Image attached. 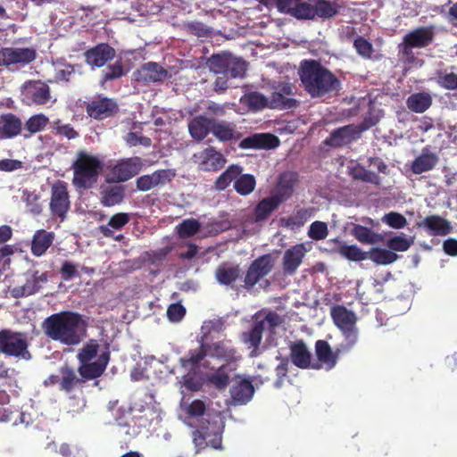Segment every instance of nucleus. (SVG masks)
Instances as JSON below:
<instances>
[{
	"instance_id": "obj_7",
	"label": "nucleus",
	"mask_w": 457,
	"mask_h": 457,
	"mask_svg": "<svg viewBox=\"0 0 457 457\" xmlns=\"http://www.w3.org/2000/svg\"><path fill=\"white\" fill-rule=\"evenodd\" d=\"M73 185L77 188L88 189L97 181L103 169L101 160L86 152H79L72 164Z\"/></svg>"
},
{
	"instance_id": "obj_46",
	"label": "nucleus",
	"mask_w": 457,
	"mask_h": 457,
	"mask_svg": "<svg viewBox=\"0 0 457 457\" xmlns=\"http://www.w3.org/2000/svg\"><path fill=\"white\" fill-rule=\"evenodd\" d=\"M129 220L130 215L129 213H116L111 217L107 226L101 227V231L104 236H110L112 234L110 228L117 230L121 229Z\"/></svg>"
},
{
	"instance_id": "obj_62",
	"label": "nucleus",
	"mask_w": 457,
	"mask_h": 457,
	"mask_svg": "<svg viewBox=\"0 0 457 457\" xmlns=\"http://www.w3.org/2000/svg\"><path fill=\"white\" fill-rule=\"evenodd\" d=\"M253 263L262 277L269 274L273 267L272 257L269 254L258 258Z\"/></svg>"
},
{
	"instance_id": "obj_27",
	"label": "nucleus",
	"mask_w": 457,
	"mask_h": 457,
	"mask_svg": "<svg viewBox=\"0 0 457 457\" xmlns=\"http://www.w3.org/2000/svg\"><path fill=\"white\" fill-rule=\"evenodd\" d=\"M296 182V174L294 172H284L279 176L278 184L271 195L279 200L280 203L289 198L293 193Z\"/></svg>"
},
{
	"instance_id": "obj_10",
	"label": "nucleus",
	"mask_w": 457,
	"mask_h": 457,
	"mask_svg": "<svg viewBox=\"0 0 457 457\" xmlns=\"http://www.w3.org/2000/svg\"><path fill=\"white\" fill-rule=\"evenodd\" d=\"M0 353L26 361L31 358L25 335L10 329L0 331Z\"/></svg>"
},
{
	"instance_id": "obj_52",
	"label": "nucleus",
	"mask_w": 457,
	"mask_h": 457,
	"mask_svg": "<svg viewBox=\"0 0 457 457\" xmlns=\"http://www.w3.org/2000/svg\"><path fill=\"white\" fill-rule=\"evenodd\" d=\"M413 243V237H406L402 234L390 238L387 242V246L393 251L404 252L407 251Z\"/></svg>"
},
{
	"instance_id": "obj_20",
	"label": "nucleus",
	"mask_w": 457,
	"mask_h": 457,
	"mask_svg": "<svg viewBox=\"0 0 457 457\" xmlns=\"http://www.w3.org/2000/svg\"><path fill=\"white\" fill-rule=\"evenodd\" d=\"M311 247L307 244H297L285 251L283 255V270L286 274H294L303 262Z\"/></svg>"
},
{
	"instance_id": "obj_34",
	"label": "nucleus",
	"mask_w": 457,
	"mask_h": 457,
	"mask_svg": "<svg viewBox=\"0 0 457 457\" xmlns=\"http://www.w3.org/2000/svg\"><path fill=\"white\" fill-rule=\"evenodd\" d=\"M316 355L321 366L326 370H331L337 363V351L333 353L329 345L323 340H318L315 345Z\"/></svg>"
},
{
	"instance_id": "obj_25",
	"label": "nucleus",
	"mask_w": 457,
	"mask_h": 457,
	"mask_svg": "<svg viewBox=\"0 0 457 457\" xmlns=\"http://www.w3.org/2000/svg\"><path fill=\"white\" fill-rule=\"evenodd\" d=\"M439 161L437 154L431 152L428 147H424L420 154L411 163V171L420 175L433 170Z\"/></svg>"
},
{
	"instance_id": "obj_17",
	"label": "nucleus",
	"mask_w": 457,
	"mask_h": 457,
	"mask_svg": "<svg viewBox=\"0 0 457 457\" xmlns=\"http://www.w3.org/2000/svg\"><path fill=\"white\" fill-rule=\"evenodd\" d=\"M230 403L238 406L248 403L253 397L254 387L251 380L237 377L229 390Z\"/></svg>"
},
{
	"instance_id": "obj_29",
	"label": "nucleus",
	"mask_w": 457,
	"mask_h": 457,
	"mask_svg": "<svg viewBox=\"0 0 457 457\" xmlns=\"http://www.w3.org/2000/svg\"><path fill=\"white\" fill-rule=\"evenodd\" d=\"M187 361V359H180V366L179 370H181L182 378H183V385L186 388L191 390V391H196L201 387V381L198 378L194 377L196 374H201L202 376L205 377L207 379L206 375H210V373H204L201 368L203 367V364H198V366L195 369H192L190 365L187 364L186 367L182 366V361Z\"/></svg>"
},
{
	"instance_id": "obj_36",
	"label": "nucleus",
	"mask_w": 457,
	"mask_h": 457,
	"mask_svg": "<svg viewBox=\"0 0 457 457\" xmlns=\"http://www.w3.org/2000/svg\"><path fill=\"white\" fill-rule=\"evenodd\" d=\"M432 104V97L427 92L411 94L406 100L407 107L416 113L426 112Z\"/></svg>"
},
{
	"instance_id": "obj_19",
	"label": "nucleus",
	"mask_w": 457,
	"mask_h": 457,
	"mask_svg": "<svg viewBox=\"0 0 457 457\" xmlns=\"http://www.w3.org/2000/svg\"><path fill=\"white\" fill-rule=\"evenodd\" d=\"M70 207L67 187L63 182H57L52 187L50 208L54 216L64 219Z\"/></svg>"
},
{
	"instance_id": "obj_48",
	"label": "nucleus",
	"mask_w": 457,
	"mask_h": 457,
	"mask_svg": "<svg viewBox=\"0 0 457 457\" xmlns=\"http://www.w3.org/2000/svg\"><path fill=\"white\" fill-rule=\"evenodd\" d=\"M369 258L377 264L386 265L396 261L397 255L386 249L374 248L370 252Z\"/></svg>"
},
{
	"instance_id": "obj_64",
	"label": "nucleus",
	"mask_w": 457,
	"mask_h": 457,
	"mask_svg": "<svg viewBox=\"0 0 457 457\" xmlns=\"http://www.w3.org/2000/svg\"><path fill=\"white\" fill-rule=\"evenodd\" d=\"M288 365L289 360L287 358L281 359L280 362L277 365L275 372L278 378L274 382L275 387L280 388L283 386L284 380L287 378V374L288 372Z\"/></svg>"
},
{
	"instance_id": "obj_41",
	"label": "nucleus",
	"mask_w": 457,
	"mask_h": 457,
	"mask_svg": "<svg viewBox=\"0 0 457 457\" xmlns=\"http://www.w3.org/2000/svg\"><path fill=\"white\" fill-rule=\"evenodd\" d=\"M60 372V388L63 391L70 392L83 383L82 379L77 376L74 370L68 366L62 367Z\"/></svg>"
},
{
	"instance_id": "obj_39",
	"label": "nucleus",
	"mask_w": 457,
	"mask_h": 457,
	"mask_svg": "<svg viewBox=\"0 0 457 457\" xmlns=\"http://www.w3.org/2000/svg\"><path fill=\"white\" fill-rule=\"evenodd\" d=\"M212 129V120L205 117L199 116L191 120L188 125V129L192 137L202 140L204 139Z\"/></svg>"
},
{
	"instance_id": "obj_55",
	"label": "nucleus",
	"mask_w": 457,
	"mask_h": 457,
	"mask_svg": "<svg viewBox=\"0 0 457 457\" xmlns=\"http://www.w3.org/2000/svg\"><path fill=\"white\" fill-rule=\"evenodd\" d=\"M328 234L327 223L319 220L312 222L308 230V237L315 241L325 239Z\"/></svg>"
},
{
	"instance_id": "obj_22",
	"label": "nucleus",
	"mask_w": 457,
	"mask_h": 457,
	"mask_svg": "<svg viewBox=\"0 0 457 457\" xmlns=\"http://www.w3.org/2000/svg\"><path fill=\"white\" fill-rule=\"evenodd\" d=\"M115 56V50L107 44H100L85 53L86 62L91 67H102Z\"/></svg>"
},
{
	"instance_id": "obj_61",
	"label": "nucleus",
	"mask_w": 457,
	"mask_h": 457,
	"mask_svg": "<svg viewBox=\"0 0 457 457\" xmlns=\"http://www.w3.org/2000/svg\"><path fill=\"white\" fill-rule=\"evenodd\" d=\"M22 198L27 204L28 212L34 215L39 214L41 212L42 208L40 204L37 203L38 195L37 194L33 192L24 191Z\"/></svg>"
},
{
	"instance_id": "obj_2",
	"label": "nucleus",
	"mask_w": 457,
	"mask_h": 457,
	"mask_svg": "<svg viewBox=\"0 0 457 457\" xmlns=\"http://www.w3.org/2000/svg\"><path fill=\"white\" fill-rule=\"evenodd\" d=\"M181 407L190 418L202 416L198 429L193 433V441L197 451L203 449L205 445L220 449L221 434L224 428V420L220 413L205 412L206 404L201 400H194L190 403L184 402Z\"/></svg>"
},
{
	"instance_id": "obj_4",
	"label": "nucleus",
	"mask_w": 457,
	"mask_h": 457,
	"mask_svg": "<svg viewBox=\"0 0 457 457\" xmlns=\"http://www.w3.org/2000/svg\"><path fill=\"white\" fill-rule=\"evenodd\" d=\"M298 73L305 90L312 97L323 96L340 87L337 78L317 61H303Z\"/></svg>"
},
{
	"instance_id": "obj_54",
	"label": "nucleus",
	"mask_w": 457,
	"mask_h": 457,
	"mask_svg": "<svg viewBox=\"0 0 457 457\" xmlns=\"http://www.w3.org/2000/svg\"><path fill=\"white\" fill-rule=\"evenodd\" d=\"M436 81L444 88L450 90L457 89V74L453 71H438Z\"/></svg>"
},
{
	"instance_id": "obj_58",
	"label": "nucleus",
	"mask_w": 457,
	"mask_h": 457,
	"mask_svg": "<svg viewBox=\"0 0 457 457\" xmlns=\"http://www.w3.org/2000/svg\"><path fill=\"white\" fill-rule=\"evenodd\" d=\"M382 221L393 228H403L406 226L407 220L402 214L391 212L382 218Z\"/></svg>"
},
{
	"instance_id": "obj_51",
	"label": "nucleus",
	"mask_w": 457,
	"mask_h": 457,
	"mask_svg": "<svg viewBox=\"0 0 457 457\" xmlns=\"http://www.w3.org/2000/svg\"><path fill=\"white\" fill-rule=\"evenodd\" d=\"M309 217V212L307 210L301 209L298 210L293 215L282 219L281 221L287 228H289L290 229L294 230L303 226V224L307 221Z\"/></svg>"
},
{
	"instance_id": "obj_24",
	"label": "nucleus",
	"mask_w": 457,
	"mask_h": 457,
	"mask_svg": "<svg viewBox=\"0 0 457 457\" xmlns=\"http://www.w3.org/2000/svg\"><path fill=\"white\" fill-rule=\"evenodd\" d=\"M290 361L300 369L315 368L312 365V354L307 345L303 341H295L290 345Z\"/></svg>"
},
{
	"instance_id": "obj_21",
	"label": "nucleus",
	"mask_w": 457,
	"mask_h": 457,
	"mask_svg": "<svg viewBox=\"0 0 457 457\" xmlns=\"http://www.w3.org/2000/svg\"><path fill=\"white\" fill-rule=\"evenodd\" d=\"M174 177L175 172L172 170H158L152 174L139 177L137 179V187L140 191H148L170 182Z\"/></svg>"
},
{
	"instance_id": "obj_31",
	"label": "nucleus",
	"mask_w": 457,
	"mask_h": 457,
	"mask_svg": "<svg viewBox=\"0 0 457 457\" xmlns=\"http://www.w3.org/2000/svg\"><path fill=\"white\" fill-rule=\"evenodd\" d=\"M116 109V104L108 98L93 101L87 106V113L94 119H104L111 115Z\"/></svg>"
},
{
	"instance_id": "obj_43",
	"label": "nucleus",
	"mask_w": 457,
	"mask_h": 457,
	"mask_svg": "<svg viewBox=\"0 0 457 457\" xmlns=\"http://www.w3.org/2000/svg\"><path fill=\"white\" fill-rule=\"evenodd\" d=\"M340 5L336 1L315 0V16L320 18H330L338 12Z\"/></svg>"
},
{
	"instance_id": "obj_6",
	"label": "nucleus",
	"mask_w": 457,
	"mask_h": 457,
	"mask_svg": "<svg viewBox=\"0 0 457 457\" xmlns=\"http://www.w3.org/2000/svg\"><path fill=\"white\" fill-rule=\"evenodd\" d=\"M330 313L343 337L337 347V351L338 353H347L356 345L359 339V330L356 326L357 316L354 312L343 305L333 306Z\"/></svg>"
},
{
	"instance_id": "obj_8",
	"label": "nucleus",
	"mask_w": 457,
	"mask_h": 457,
	"mask_svg": "<svg viewBox=\"0 0 457 457\" xmlns=\"http://www.w3.org/2000/svg\"><path fill=\"white\" fill-rule=\"evenodd\" d=\"M433 38L434 31L430 27H420L409 32L399 45L400 58L410 65L420 66L421 61L416 56L414 49L428 46Z\"/></svg>"
},
{
	"instance_id": "obj_60",
	"label": "nucleus",
	"mask_w": 457,
	"mask_h": 457,
	"mask_svg": "<svg viewBox=\"0 0 457 457\" xmlns=\"http://www.w3.org/2000/svg\"><path fill=\"white\" fill-rule=\"evenodd\" d=\"M55 79L57 81H69L71 76L75 72V67L64 62L55 64Z\"/></svg>"
},
{
	"instance_id": "obj_45",
	"label": "nucleus",
	"mask_w": 457,
	"mask_h": 457,
	"mask_svg": "<svg viewBox=\"0 0 457 457\" xmlns=\"http://www.w3.org/2000/svg\"><path fill=\"white\" fill-rule=\"evenodd\" d=\"M255 178L251 174H240L234 182L235 190L241 195L251 194L255 188Z\"/></svg>"
},
{
	"instance_id": "obj_35",
	"label": "nucleus",
	"mask_w": 457,
	"mask_h": 457,
	"mask_svg": "<svg viewBox=\"0 0 457 457\" xmlns=\"http://www.w3.org/2000/svg\"><path fill=\"white\" fill-rule=\"evenodd\" d=\"M54 239V234L44 229L36 231L31 244V251L34 255L41 256L50 247Z\"/></svg>"
},
{
	"instance_id": "obj_37",
	"label": "nucleus",
	"mask_w": 457,
	"mask_h": 457,
	"mask_svg": "<svg viewBox=\"0 0 457 457\" xmlns=\"http://www.w3.org/2000/svg\"><path fill=\"white\" fill-rule=\"evenodd\" d=\"M212 133L221 141H228L237 137L236 125L226 121L212 120Z\"/></svg>"
},
{
	"instance_id": "obj_15",
	"label": "nucleus",
	"mask_w": 457,
	"mask_h": 457,
	"mask_svg": "<svg viewBox=\"0 0 457 457\" xmlns=\"http://www.w3.org/2000/svg\"><path fill=\"white\" fill-rule=\"evenodd\" d=\"M375 124L376 121H370L365 119L361 127L354 125L345 126L334 131L330 135L329 138L326 140V143L334 147L345 145L357 139L362 131L368 129Z\"/></svg>"
},
{
	"instance_id": "obj_53",
	"label": "nucleus",
	"mask_w": 457,
	"mask_h": 457,
	"mask_svg": "<svg viewBox=\"0 0 457 457\" xmlns=\"http://www.w3.org/2000/svg\"><path fill=\"white\" fill-rule=\"evenodd\" d=\"M352 234L354 237L365 244H373L377 240V234L372 232L370 228L361 226L355 225L352 230Z\"/></svg>"
},
{
	"instance_id": "obj_5",
	"label": "nucleus",
	"mask_w": 457,
	"mask_h": 457,
	"mask_svg": "<svg viewBox=\"0 0 457 457\" xmlns=\"http://www.w3.org/2000/svg\"><path fill=\"white\" fill-rule=\"evenodd\" d=\"M207 65L210 71L217 75L214 90L218 93L233 87L231 80L243 78L246 71L245 62L228 53L212 55L207 61Z\"/></svg>"
},
{
	"instance_id": "obj_40",
	"label": "nucleus",
	"mask_w": 457,
	"mask_h": 457,
	"mask_svg": "<svg viewBox=\"0 0 457 457\" xmlns=\"http://www.w3.org/2000/svg\"><path fill=\"white\" fill-rule=\"evenodd\" d=\"M240 275V270L237 266L231 264H222L215 271V278L220 285L228 286L233 283Z\"/></svg>"
},
{
	"instance_id": "obj_49",
	"label": "nucleus",
	"mask_w": 457,
	"mask_h": 457,
	"mask_svg": "<svg viewBox=\"0 0 457 457\" xmlns=\"http://www.w3.org/2000/svg\"><path fill=\"white\" fill-rule=\"evenodd\" d=\"M201 225L195 219L184 220L177 227L176 230L181 238L193 237L200 230Z\"/></svg>"
},
{
	"instance_id": "obj_18",
	"label": "nucleus",
	"mask_w": 457,
	"mask_h": 457,
	"mask_svg": "<svg viewBox=\"0 0 457 457\" xmlns=\"http://www.w3.org/2000/svg\"><path fill=\"white\" fill-rule=\"evenodd\" d=\"M195 162L204 171H215L221 169L225 163L224 156L212 147H208L194 154Z\"/></svg>"
},
{
	"instance_id": "obj_33",
	"label": "nucleus",
	"mask_w": 457,
	"mask_h": 457,
	"mask_svg": "<svg viewBox=\"0 0 457 457\" xmlns=\"http://www.w3.org/2000/svg\"><path fill=\"white\" fill-rule=\"evenodd\" d=\"M125 188L120 185H110L101 191V203L104 206L112 207L123 202Z\"/></svg>"
},
{
	"instance_id": "obj_26",
	"label": "nucleus",
	"mask_w": 457,
	"mask_h": 457,
	"mask_svg": "<svg viewBox=\"0 0 457 457\" xmlns=\"http://www.w3.org/2000/svg\"><path fill=\"white\" fill-rule=\"evenodd\" d=\"M168 72L155 62H148L143 65L137 72V80L145 83L159 82L164 80Z\"/></svg>"
},
{
	"instance_id": "obj_56",
	"label": "nucleus",
	"mask_w": 457,
	"mask_h": 457,
	"mask_svg": "<svg viewBox=\"0 0 457 457\" xmlns=\"http://www.w3.org/2000/svg\"><path fill=\"white\" fill-rule=\"evenodd\" d=\"M49 119L44 114H36L31 116L26 122L25 128L30 133L41 131L48 123Z\"/></svg>"
},
{
	"instance_id": "obj_30",
	"label": "nucleus",
	"mask_w": 457,
	"mask_h": 457,
	"mask_svg": "<svg viewBox=\"0 0 457 457\" xmlns=\"http://www.w3.org/2000/svg\"><path fill=\"white\" fill-rule=\"evenodd\" d=\"M21 120L12 113L0 116V139L16 137L21 130Z\"/></svg>"
},
{
	"instance_id": "obj_13",
	"label": "nucleus",
	"mask_w": 457,
	"mask_h": 457,
	"mask_svg": "<svg viewBox=\"0 0 457 457\" xmlns=\"http://www.w3.org/2000/svg\"><path fill=\"white\" fill-rule=\"evenodd\" d=\"M50 88L42 81H27L21 87V100L28 105L46 104L50 101Z\"/></svg>"
},
{
	"instance_id": "obj_16",
	"label": "nucleus",
	"mask_w": 457,
	"mask_h": 457,
	"mask_svg": "<svg viewBox=\"0 0 457 457\" xmlns=\"http://www.w3.org/2000/svg\"><path fill=\"white\" fill-rule=\"evenodd\" d=\"M142 168V161L139 157H131L121 160L116 163L109 173L110 180L113 182H124L136 176Z\"/></svg>"
},
{
	"instance_id": "obj_28",
	"label": "nucleus",
	"mask_w": 457,
	"mask_h": 457,
	"mask_svg": "<svg viewBox=\"0 0 457 457\" xmlns=\"http://www.w3.org/2000/svg\"><path fill=\"white\" fill-rule=\"evenodd\" d=\"M279 140L271 134H254L244 138L240 142L242 148H275L278 145Z\"/></svg>"
},
{
	"instance_id": "obj_9",
	"label": "nucleus",
	"mask_w": 457,
	"mask_h": 457,
	"mask_svg": "<svg viewBox=\"0 0 457 457\" xmlns=\"http://www.w3.org/2000/svg\"><path fill=\"white\" fill-rule=\"evenodd\" d=\"M281 322L282 319L280 316L273 312H268L265 316L262 313H258L254 316V322L252 328L242 335L243 342L247 345L249 348H253L250 353L251 357L258 356L262 352L260 347L262 333L264 331L272 332Z\"/></svg>"
},
{
	"instance_id": "obj_44",
	"label": "nucleus",
	"mask_w": 457,
	"mask_h": 457,
	"mask_svg": "<svg viewBox=\"0 0 457 457\" xmlns=\"http://www.w3.org/2000/svg\"><path fill=\"white\" fill-rule=\"evenodd\" d=\"M242 170L243 169L238 165L228 166L216 179L215 185L217 189H226L232 181L235 182L236 179L242 173Z\"/></svg>"
},
{
	"instance_id": "obj_23",
	"label": "nucleus",
	"mask_w": 457,
	"mask_h": 457,
	"mask_svg": "<svg viewBox=\"0 0 457 457\" xmlns=\"http://www.w3.org/2000/svg\"><path fill=\"white\" fill-rule=\"evenodd\" d=\"M418 226L429 236L445 237L452 231L451 223L439 215L428 216Z\"/></svg>"
},
{
	"instance_id": "obj_1",
	"label": "nucleus",
	"mask_w": 457,
	"mask_h": 457,
	"mask_svg": "<svg viewBox=\"0 0 457 457\" xmlns=\"http://www.w3.org/2000/svg\"><path fill=\"white\" fill-rule=\"evenodd\" d=\"M239 359L236 349L230 341H218L211 345L202 343L201 346L190 352L187 361H182L195 369L198 364L204 368L211 369L210 375H206L209 382L217 388H224L229 380L228 371L235 370V362Z\"/></svg>"
},
{
	"instance_id": "obj_59",
	"label": "nucleus",
	"mask_w": 457,
	"mask_h": 457,
	"mask_svg": "<svg viewBox=\"0 0 457 457\" xmlns=\"http://www.w3.org/2000/svg\"><path fill=\"white\" fill-rule=\"evenodd\" d=\"M52 128L57 135L63 136L68 139L78 137V132L70 124H62L60 120H54Z\"/></svg>"
},
{
	"instance_id": "obj_50",
	"label": "nucleus",
	"mask_w": 457,
	"mask_h": 457,
	"mask_svg": "<svg viewBox=\"0 0 457 457\" xmlns=\"http://www.w3.org/2000/svg\"><path fill=\"white\" fill-rule=\"evenodd\" d=\"M242 101L253 111L261 110L264 107H269V99L258 92H253L245 95Z\"/></svg>"
},
{
	"instance_id": "obj_63",
	"label": "nucleus",
	"mask_w": 457,
	"mask_h": 457,
	"mask_svg": "<svg viewBox=\"0 0 457 457\" xmlns=\"http://www.w3.org/2000/svg\"><path fill=\"white\" fill-rule=\"evenodd\" d=\"M340 253L351 261H361L365 259V253L356 245H344L340 248Z\"/></svg>"
},
{
	"instance_id": "obj_47",
	"label": "nucleus",
	"mask_w": 457,
	"mask_h": 457,
	"mask_svg": "<svg viewBox=\"0 0 457 457\" xmlns=\"http://www.w3.org/2000/svg\"><path fill=\"white\" fill-rule=\"evenodd\" d=\"M269 99V107L272 109H290L296 105V101L292 97L273 91Z\"/></svg>"
},
{
	"instance_id": "obj_38",
	"label": "nucleus",
	"mask_w": 457,
	"mask_h": 457,
	"mask_svg": "<svg viewBox=\"0 0 457 457\" xmlns=\"http://www.w3.org/2000/svg\"><path fill=\"white\" fill-rule=\"evenodd\" d=\"M154 402V397L151 395H145L144 398L134 401L130 411L133 413L145 412V416L147 419L153 420L158 411Z\"/></svg>"
},
{
	"instance_id": "obj_3",
	"label": "nucleus",
	"mask_w": 457,
	"mask_h": 457,
	"mask_svg": "<svg viewBox=\"0 0 457 457\" xmlns=\"http://www.w3.org/2000/svg\"><path fill=\"white\" fill-rule=\"evenodd\" d=\"M43 329L52 340L75 345L83 338L85 324L78 313L64 312L46 318L43 322Z\"/></svg>"
},
{
	"instance_id": "obj_12",
	"label": "nucleus",
	"mask_w": 457,
	"mask_h": 457,
	"mask_svg": "<svg viewBox=\"0 0 457 457\" xmlns=\"http://www.w3.org/2000/svg\"><path fill=\"white\" fill-rule=\"evenodd\" d=\"M315 0H277L280 12L287 13L299 20H312L315 17Z\"/></svg>"
},
{
	"instance_id": "obj_42",
	"label": "nucleus",
	"mask_w": 457,
	"mask_h": 457,
	"mask_svg": "<svg viewBox=\"0 0 457 457\" xmlns=\"http://www.w3.org/2000/svg\"><path fill=\"white\" fill-rule=\"evenodd\" d=\"M280 204L279 200H277L273 195L262 199L255 208V220L261 221L267 219Z\"/></svg>"
},
{
	"instance_id": "obj_11",
	"label": "nucleus",
	"mask_w": 457,
	"mask_h": 457,
	"mask_svg": "<svg viewBox=\"0 0 457 457\" xmlns=\"http://www.w3.org/2000/svg\"><path fill=\"white\" fill-rule=\"evenodd\" d=\"M37 54L29 47H5L0 50V66L9 70L22 67L36 59Z\"/></svg>"
},
{
	"instance_id": "obj_32",
	"label": "nucleus",
	"mask_w": 457,
	"mask_h": 457,
	"mask_svg": "<svg viewBox=\"0 0 457 457\" xmlns=\"http://www.w3.org/2000/svg\"><path fill=\"white\" fill-rule=\"evenodd\" d=\"M108 354H102L95 362L82 363L79 369V374L82 378L87 379L96 378L104 372L108 363Z\"/></svg>"
},
{
	"instance_id": "obj_57",
	"label": "nucleus",
	"mask_w": 457,
	"mask_h": 457,
	"mask_svg": "<svg viewBox=\"0 0 457 457\" xmlns=\"http://www.w3.org/2000/svg\"><path fill=\"white\" fill-rule=\"evenodd\" d=\"M353 177L364 182L378 185L380 183V177L376 173L367 170L362 167H356L353 170Z\"/></svg>"
},
{
	"instance_id": "obj_14",
	"label": "nucleus",
	"mask_w": 457,
	"mask_h": 457,
	"mask_svg": "<svg viewBox=\"0 0 457 457\" xmlns=\"http://www.w3.org/2000/svg\"><path fill=\"white\" fill-rule=\"evenodd\" d=\"M47 281L46 272L29 270L24 274V282L10 288V295L14 298L29 296L37 293Z\"/></svg>"
}]
</instances>
